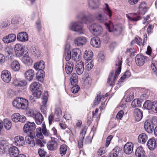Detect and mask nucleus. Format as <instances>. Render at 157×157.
Here are the masks:
<instances>
[{
    "label": "nucleus",
    "instance_id": "obj_1",
    "mask_svg": "<svg viewBox=\"0 0 157 157\" xmlns=\"http://www.w3.org/2000/svg\"><path fill=\"white\" fill-rule=\"evenodd\" d=\"M122 61L121 59H118L116 61L115 64L117 66V69L116 70L114 75V71L111 72L108 78L107 83L109 84L110 86H113L115 81L118 78L121 71V66Z\"/></svg>",
    "mask_w": 157,
    "mask_h": 157
},
{
    "label": "nucleus",
    "instance_id": "obj_2",
    "mask_svg": "<svg viewBox=\"0 0 157 157\" xmlns=\"http://www.w3.org/2000/svg\"><path fill=\"white\" fill-rule=\"evenodd\" d=\"M106 29L109 32H112L114 35L118 36L120 35L122 31V28L120 25H114L110 21L108 23H105Z\"/></svg>",
    "mask_w": 157,
    "mask_h": 157
},
{
    "label": "nucleus",
    "instance_id": "obj_3",
    "mask_svg": "<svg viewBox=\"0 0 157 157\" xmlns=\"http://www.w3.org/2000/svg\"><path fill=\"white\" fill-rule=\"evenodd\" d=\"M14 107L18 109H26L28 105V100L22 98H17L13 102Z\"/></svg>",
    "mask_w": 157,
    "mask_h": 157
},
{
    "label": "nucleus",
    "instance_id": "obj_4",
    "mask_svg": "<svg viewBox=\"0 0 157 157\" xmlns=\"http://www.w3.org/2000/svg\"><path fill=\"white\" fill-rule=\"evenodd\" d=\"M89 29L90 31L93 35L95 36L100 35L102 31V27L97 24H92L90 25Z\"/></svg>",
    "mask_w": 157,
    "mask_h": 157
},
{
    "label": "nucleus",
    "instance_id": "obj_5",
    "mask_svg": "<svg viewBox=\"0 0 157 157\" xmlns=\"http://www.w3.org/2000/svg\"><path fill=\"white\" fill-rule=\"evenodd\" d=\"M144 107L148 110H151L154 112L157 113V101L152 102L147 100L144 104Z\"/></svg>",
    "mask_w": 157,
    "mask_h": 157
},
{
    "label": "nucleus",
    "instance_id": "obj_6",
    "mask_svg": "<svg viewBox=\"0 0 157 157\" xmlns=\"http://www.w3.org/2000/svg\"><path fill=\"white\" fill-rule=\"evenodd\" d=\"M69 28L70 29L73 31L78 32L82 30L83 24L80 22H72L69 24Z\"/></svg>",
    "mask_w": 157,
    "mask_h": 157
},
{
    "label": "nucleus",
    "instance_id": "obj_7",
    "mask_svg": "<svg viewBox=\"0 0 157 157\" xmlns=\"http://www.w3.org/2000/svg\"><path fill=\"white\" fill-rule=\"evenodd\" d=\"M48 92H44L42 98V105H41L40 109L41 112L44 114H46L47 113V108L46 105L48 101Z\"/></svg>",
    "mask_w": 157,
    "mask_h": 157
},
{
    "label": "nucleus",
    "instance_id": "obj_8",
    "mask_svg": "<svg viewBox=\"0 0 157 157\" xmlns=\"http://www.w3.org/2000/svg\"><path fill=\"white\" fill-rule=\"evenodd\" d=\"M72 59L76 62L79 61V59L81 58V51L78 48L73 49L71 52Z\"/></svg>",
    "mask_w": 157,
    "mask_h": 157
},
{
    "label": "nucleus",
    "instance_id": "obj_9",
    "mask_svg": "<svg viewBox=\"0 0 157 157\" xmlns=\"http://www.w3.org/2000/svg\"><path fill=\"white\" fill-rule=\"evenodd\" d=\"M105 14H99L97 17V19L99 22L103 23L107 20V17L105 15H107L110 18L111 17L112 12L111 10H105Z\"/></svg>",
    "mask_w": 157,
    "mask_h": 157
},
{
    "label": "nucleus",
    "instance_id": "obj_10",
    "mask_svg": "<svg viewBox=\"0 0 157 157\" xmlns=\"http://www.w3.org/2000/svg\"><path fill=\"white\" fill-rule=\"evenodd\" d=\"M12 121L15 122H20L24 123L26 121V117L24 116H21L18 113H16L13 114L11 116Z\"/></svg>",
    "mask_w": 157,
    "mask_h": 157
},
{
    "label": "nucleus",
    "instance_id": "obj_11",
    "mask_svg": "<svg viewBox=\"0 0 157 157\" xmlns=\"http://www.w3.org/2000/svg\"><path fill=\"white\" fill-rule=\"evenodd\" d=\"M75 44L78 47L82 46L85 44L87 42L86 37L83 36H80L75 38L74 40Z\"/></svg>",
    "mask_w": 157,
    "mask_h": 157
},
{
    "label": "nucleus",
    "instance_id": "obj_12",
    "mask_svg": "<svg viewBox=\"0 0 157 157\" xmlns=\"http://www.w3.org/2000/svg\"><path fill=\"white\" fill-rule=\"evenodd\" d=\"M1 78L4 82H9L11 79L10 72L6 70L2 71L1 74Z\"/></svg>",
    "mask_w": 157,
    "mask_h": 157
},
{
    "label": "nucleus",
    "instance_id": "obj_13",
    "mask_svg": "<svg viewBox=\"0 0 157 157\" xmlns=\"http://www.w3.org/2000/svg\"><path fill=\"white\" fill-rule=\"evenodd\" d=\"M14 49L17 56L20 57L24 53V49L23 46L20 44H16L14 46Z\"/></svg>",
    "mask_w": 157,
    "mask_h": 157
},
{
    "label": "nucleus",
    "instance_id": "obj_14",
    "mask_svg": "<svg viewBox=\"0 0 157 157\" xmlns=\"http://www.w3.org/2000/svg\"><path fill=\"white\" fill-rule=\"evenodd\" d=\"M100 4L99 0H89L88 1V5L90 9H98Z\"/></svg>",
    "mask_w": 157,
    "mask_h": 157
},
{
    "label": "nucleus",
    "instance_id": "obj_15",
    "mask_svg": "<svg viewBox=\"0 0 157 157\" xmlns=\"http://www.w3.org/2000/svg\"><path fill=\"white\" fill-rule=\"evenodd\" d=\"M51 140L47 144V147L49 150H54L56 149L58 147V144L56 141V139L51 137Z\"/></svg>",
    "mask_w": 157,
    "mask_h": 157
},
{
    "label": "nucleus",
    "instance_id": "obj_16",
    "mask_svg": "<svg viewBox=\"0 0 157 157\" xmlns=\"http://www.w3.org/2000/svg\"><path fill=\"white\" fill-rule=\"evenodd\" d=\"M146 58L141 54L137 55L135 57V62L136 64L139 66H142L144 63Z\"/></svg>",
    "mask_w": 157,
    "mask_h": 157
},
{
    "label": "nucleus",
    "instance_id": "obj_17",
    "mask_svg": "<svg viewBox=\"0 0 157 157\" xmlns=\"http://www.w3.org/2000/svg\"><path fill=\"white\" fill-rule=\"evenodd\" d=\"M24 75L25 78L29 81L30 82L33 80L34 76V71L33 70L30 69L26 71Z\"/></svg>",
    "mask_w": 157,
    "mask_h": 157
},
{
    "label": "nucleus",
    "instance_id": "obj_18",
    "mask_svg": "<svg viewBox=\"0 0 157 157\" xmlns=\"http://www.w3.org/2000/svg\"><path fill=\"white\" fill-rule=\"evenodd\" d=\"M133 145L131 142H128L124 145V152L127 154H130L133 151Z\"/></svg>",
    "mask_w": 157,
    "mask_h": 157
},
{
    "label": "nucleus",
    "instance_id": "obj_19",
    "mask_svg": "<svg viewBox=\"0 0 157 157\" xmlns=\"http://www.w3.org/2000/svg\"><path fill=\"white\" fill-rule=\"evenodd\" d=\"M15 144L17 146H21L25 144V141L24 138L20 136H16L14 139Z\"/></svg>",
    "mask_w": 157,
    "mask_h": 157
},
{
    "label": "nucleus",
    "instance_id": "obj_20",
    "mask_svg": "<svg viewBox=\"0 0 157 157\" xmlns=\"http://www.w3.org/2000/svg\"><path fill=\"white\" fill-rule=\"evenodd\" d=\"M9 153L10 157H16L19 154V151L17 147L13 146L9 148Z\"/></svg>",
    "mask_w": 157,
    "mask_h": 157
},
{
    "label": "nucleus",
    "instance_id": "obj_21",
    "mask_svg": "<svg viewBox=\"0 0 157 157\" xmlns=\"http://www.w3.org/2000/svg\"><path fill=\"white\" fill-rule=\"evenodd\" d=\"M84 70L83 63L81 61L76 62V71L78 75L82 74Z\"/></svg>",
    "mask_w": 157,
    "mask_h": 157
},
{
    "label": "nucleus",
    "instance_id": "obj_22",
    "mask_svg": "<svg viewBox=\"0 0 157 157\" xmlns=\"http://www.w3.org/2000/svg\"><path fill=\"white\" fill-rule=\"evenodd\" d=\"M42 88V85L38 82H33L29 86V89L31 91H36L40 90Z\"/></svg>",
    "mask_w": 157,
    "mask_h": 157
},
{
    "label": "nucleus",
    "instance_id": "obj_23",
    "mask_svg": "<svg viewBox=\"0 0 157 157\" xmlns=\"http://www.w3.org/2000/svg\"><path fill=\"white\" fill-rule=\"evenodd\" d=\"M17 39L19 41L24 42L28 40L27 33L25 32H21L19 33L17 36Z\"/></svg>",
    "mask_w": 157,
    "mask_h": 157
},
{
    "label": "nucleus",
    "instance_id": "obj_24",
    "mask_svg": "<svg viewBox=\"0 0 157 157\" xmlns=\"http://www.w3.org/2000/svg\"><path fill=\"white\" fill-rule=\"evenodd\" d=\"M90 43L91 45L94 47L99 48L101 46L100 39L98 37H95L91 38Z\"/></svg>",
    "mask_w": 157,
    "mask_h": 157
},
{
    "label": "nucleus",
    "instance_id": "obj_25",
    "mask_svg": "<svg viewBox=\"0 0 157 157\" xmlns=\"http://www.w3.org/2000/svg\"><path fill=\"white\" fill-rule=\"evenodd\" d=\"M22 61L24 64L28 66L31 65L33 63L32 59L28 53L25 54L23 57Z\"/></svg>",
    "mask_w": 157,
    "mask_h": 157
},
{
    "label": "nucleus",
    "instance_id": "obj_26",
    "mask_svg": "<svg viewBox=\"0 0 157 157\" xmlns=\"http://www.w3.org/2000/svg\"><path fill=\"white\" fill-rule=\"evenodd\" d=\"M25 137V140L26 143L30 147H33L35 144L33 140V136L31 134H28Z\"/></svg>",
    "mask_w": 157,
    "mask_h": 157
},
{
    "label": "nucleus",
    "instance_id": "obj_27",
    "mask_svg": "<svg viewBox=\"0 0 157 157\" xmlns=\"http://www.w3.org/2000/svg\"><path fill=\"white\" fill-rule=\"evenodd\" d=\"M147 145L150 150H153L156 147V140L153 138L149 139L147 143Z\"/></svg>",
    "mask_w": 157,
    "mask_h": 157
},
{
    "label": "nucleus",
    "instance_id": "obj_28",
    "mask_svg": "<svg viewBox=\"0 0 157 157\" xmlns=\"http://www.w3.org/2000/svg\"><path fill=\"white\" fill-rule=\"evenodd\" d=\"M134 115L136 120L139 121H140L143 117L142 112L138 109H136L134 111Z\"/></svg>",
    "mask_w": 157,
    "mask_h": 157
},
{
    "label": "nucleus",
    "instance_id": "obj_29",
    "mask_svg": "<svg viewBox=\"0 0 157 157\" xmlns=\"http://www.w3.org/2000/svg\"><path fill=\"white\" fill-rule=\"evenodd\" d=\"M144 128L148 133H151L153 130V126L150 122L147 121L144 123Z\"/></svg>",
    "mask_w": 157,
    "mask_h": 157
},
{
    "label": "nucleus",
    "instance_id": "obj_30",
    "mask_svg": "<svg viewBox=\"0 0 157 157\" xmlns=\"http://www.w3.org/2000/svg\"><path fill=\"white\" fill-rule=\"evenodd\" d=\"M45 63L43 61H41L39 62L35 63L34 65V68L37 70H43L45 68Z\"/></svg>",
    "mask_w": 157,
    "mask_h": 157
},
{
    "label": "nucleus",
    "instance_id": "obj_31",
    "mask_svg": "<svg viewBox=\"0 0 157 157\" xmlns=\"http://www.w3.org/2000/svg\"><path fill=\"white\" fill-rule=\"evenodd\" d=\"M93 56V53L92 51L89 49L86 50L84 55V59L87 61L91 60Z\"/></svg>",
    "mask_w": 157,
    "mask_h": 157
},
{
    "label": "nucleus",
    "instance_id": "obj_32",
    "mask_svg": "<svg viewBox=\"0 0 157 157\" xmlns=\"http://www.w3.org/2000/svg\"><path fill=\"white\" fill-rule=\"evenodd\" d=\"M45 77L44 72L43 70L38 71L36 73V78L37 80L41 82L44 81V78Z\"/></svg>",
    "mask_w": 157,
    "mask_h": 157
},
{
    "label": "nucleus",
    "instance_id": "obj_33",
    "mask_svg": "<svg viewBox=\"0 0 157 157\" xmlns=\"http://www.w3.org/2000/svg\"><path fill=\"white\" fill-rule=\"evenodd\" d=\"M144 151L141 147H138L136 149L135 155L137 157H146L144 155Z\"/></svg>",
    "mask_w": 157,
    "mask_h": 157
},
{
    "label": "nucleus",
    "instance_id": "obj_34",
    "mask_svg": "<svg viewBox=\"0 0 157 157\" xmlns=\"http://www.w3.org/2000/svg\"><path fill=\"white\" fill-rule=\"evenodd\" d=\"M11 69L14 71H18L20 69V65L18 62L14 60L12 62L11 64Z\"/></svg>",
    "mask_w": 157,
    "mask_h": 157
},
{
    "label": "nucleus",
    "instance_id": "obj_35",
    "mask_svg": "<svg viewBox=\"0 0 157 157\" xmlns=\"http://www.w3.org/2000/svg\"><path fill=\"white\" fill-rule=\"evenodd\" d=\"M73 67V63L71 61H69L66 64L65 70L66 73L70 74L72 71Z\"/></svg>",
    "mask_w": 157,
    "mask_h": 157
},
{
    "label": "nucleus",
    "instance_id": "obj_36",
    "mask_svg": "<svg viewBox=\"0 0 157 157\" xmlns=\"http://www.w3.org/2000/svg\"><path fill=\"white\" fill-rule=\"evenodd\" d=\"M151 67L153 72L157 76V60L153 59L151 64Z\"/></svg>",
    "mask_w": 157,
    "mask_h": 157
},
{
    "label": "nucleus",
    "instance_id": "obj_37",
    "mask_svg": "<svg viewBox=\"0 0 157 157\" xmlns=\"http://www.w3.org/2000/svg\"><path fill=\"white\" fill-rule=\"evenodd\" d=\"M147 136L145 134L142 133L139 136L138 141L141 144H144L147 141Z\"/></svg>",
    "mask_w": 157,
    "mask_h": 157
},
{
    "label": "nucleus",
    "instance_id": "obj_38",
    "mask_svg": "<svg viewBox=\"0 0 157 157\" xmlns=\"http://www.w3.org/2000/svg\"><path fill=\"white\" fill-rule=\"evenodd\" d=\"M35 121L37 124H40L43 121V118L42 115L40 113H36L34 117Z\"/></svg>",
    "mask_w": 157,
    "mask_h": 157
},
{
    "label": "nucleus",
    "instance_id": "obj_39",
    "mask_svg": "<svg viewBox=\"0 0 157 157\" xmlns=\"http://www.w3.org/2000/svg\"><path fill=\"white\" fill-rule=\"evenodd\" d=\"M78 77L76 74L73 73L71 76V82L72 85H75L78 82Z\"/></svg>",
    "mask_w": 157,
    "mask_h": 157
},
{
    "label": "nucleus",
    "instance_id": "obj_40",
    "mask_svg": "<svg viewBox=\"0 0 157 157\" xmlns=\"http://www.w3.org/2000/svg\"><path fill=\"white\" fill-rule=\"evenodd\" d=\"M3 124L4 126L6 129L9 130L11 128L12 126V123L9 119L7 118L4 119Z\"/></svg>",
    "mask_w": 157,
    "mask_h": 157
},
{
    "label": "nucleus",
    "instance_id": "obj_41",
    "mask_svg": "<svg viewBox=\"0 0 157 157\" xmlns=\"http://www.w3.org/2000/svg\"><path fill=\"white\" fill-rule=\"evenodd\" d=\"M131 16H133L134 17H129L128 14H126L127 17L128 18L129 20L134 21H136L141 19L140 17L139 16H137L136 14V13H131Z\"/></svg>",
    "mask_w": 157,
    "mask_h": 157
},
{
    "label": "nucleus",
    "instance_id": "obj_42",
    "mask_svg": "<svg viewBox=\"0 0 157 157\" xmlns=\"http://www.w3.org/2000/svg\"><path fill=\"white\" fill-rule=\"evenodd\" d=\"M42 131L43 134L45 136H49L51 135L49 130L47 129L44 124H42Z\"/></svg>",
    "mask_w": 157,
    "mask_h": 157
},
{
    "label": "nucleus",
    "instance_id": "obj_43",
    "mask_svg": "<svg viewBox=\"0 0 157 157\" xmlns=\"http://www.w3.org/2000/svg\"><path fill=\"white\" fill-rule=\"evenodd\" d=\"M100 93L99 92V94H98L96 97L95 98L94 103V106L98 105L99 103L102 98L103 99L104 98L103 95H100Z\"/></svg>",
    "mask_w": 157,
    "mask_h": 157
},
{
    "label": "nucleus",
    "instance_id": "obj_44",
    "mask_svg": "<svg viewBox=\"0 0 157 157\" xmlns=\"http://www.w3.org/2000/svg\"><path fill=\"white\" fill-rule=\"evenodd\" d=\"M36 136L40 139L43 138L44 136L42 131V128L40 127L37 128L36 130Z\"/></svg>",
    "mask_w": 157,
    "mask_h": 157
},
{
    "label": "nucleus",
    "instance_id": "obj_45",
    "mask_svg": "<svg viewBox=\"0 0 157 157\" xmlns=\"http://www.w3.org/2000/svg\"><path fill=\"white\" fill-rule=\"evenodd\" d=\"M6 142L4 140H0V154H3L5 151Z\"/></svg>",
    "mask_w": 157,
    "mask_h": 157
},
{
    "label": "nucleus",
    "instance_id": "obj_46",
    "mask_svg": "<svg viewBox=\"0 0 157 157\" xmlns=\"http://www.w3.org/2000/svg\"><path fill=\"white\" fill-rule=\"evenodd\" d=\"M78 17L79 18L81 19L83 22L86 23V22H90L91 20H89L90 18L87 17L85 15L83 14H80L78 15Z\"/></svg>",
    "mask_w": 157,
    "mask_h": 157
},
{
    "label": "nucleus",
    "instance_id": "obj_47",
    "mask_svg": "<svg viewBox=\"0 0 157 157\" xmlns=\"http://www.w3.org/2000/svg\"><path fill=\"white\" fill-rule=\"evenodd\" d=\"M141 102L140 100L138 99H134L132 102L131 104L133 108H135L136 107H139L141 106Z\"/></svg>",
    "mask_w": 157,
    "mask_h": 157
},
{
    "label": "nucleus",
    "instance_id": "obj_48",
    "mask_svg": "<svg viewBox=\"0 0 157 157\" xmlns=\"http://www.w3.org/2000/svg\"><path fill=\"white\" fill-rule=\"evenodd\" d=\"M60 153L63 156L65 155L67 151V146L65 144H63L60 146Z\"/></svg>",
    "mask_w": 157,
    "mask_h": 157
},
{
    "label": "nucleus",
    "instance_id": "obj_49",
    "mask_svg": "<svg viewBox=\"0 0 157 157\" xmlns=\"http://www.w3.org/2000/svg\"><path fill=\"white\" fill-rule=\"evenodd\" d=\"M28 126L32 130H33L35 129L36 126L34 122L28 121L27 123L25 124V128H27L26 127Z\"/></svg>",
    "mask_w": 157,
    "mask_h": 157
},
{
    "label": "nucleus",
    "instance_id": "obj_50",
    "mask_svg": "<svg viewBox=\"0 0 157 157\" xmlns=\"http://www.w3.org/2000/svg\"><path fill=\"white\" fill-rule=\"evenodd\" d=\"M122 151V148L118 147H116L113 150L112 153L114 155H116L117 157L119 153Z\"/></svg>",
    "mask_w": 157,
    "mask_h": 157
},
{
    "label": "nucleus",
    "instance_id": "obj_51",
    "mask_svg": "<svg viewBox=\"0 0 157 157\" xmlns=\"http://www.w3.org/2000/svg\"><path fill=\"white\" fill-rule=\"evenodd\" d=\"M38 152L40 157H49L47 155L46 152L43 149H39Z\"/></svg>",
    "mask_w": 157,
    "mask_h": 157
},
{
    "label": "nucleus",
    "instance_id": "obj_52",
    "mask_svg": "<svg viewBox=\"0 0 157 157\" xmlns=\"http://www.w3.org/2000/svg\"><path fill=\"white\" fill-rule=\"evenodd\" d=\"M71 52V51H68L65 52V58L67 61H69L71 58L72 56Z\"/></svg>",
    "mask_w": 157,
    "mask_h": 157
},
{
    "label": "nucleus",
    "instance_id": "obj_53",
    "mask_svg": "<svg viewBox=\"0 0 157 157\" xmlns=\"http://www.w3.org/2000/svg\"><path fill=\"white\" fill-rule=\"evenodd\" d=\"M5 51L8 54V55L10 56L13 54V48L10 47H7L5 48Z\"/></svg>",
    "mask_w": 157,
    "mask_h": 157
},
{
    "label": "nucleus",
    "instance_id": "obj_54",
    "mask_svg": "<svg viewBox=\"0 0 157 157\" xmlns=\"http://www.w3.org/2000/svg\"><path fill=\"white\" fill-rule=\"evenodd\" d=\"M131 74L130 71H126L124 75L121 78V80H124L125 78H128L131 76Z\"/></svg>",
    "mask_w": 157,
    "mask_h": 157
},
{
    "label": "nucleus",
    "instance_id": "obj_55",
    "mask_svg": "<svg viewBox=\"0 0 157 157\" xmlns=\"http://www.w3.org/2000/svg\"><path fill=\"white\" fill-rule=\"evenodd\" d=\"M154 27V24H150L149 25L147 30L148 34L149 35L152 33Z\"/></svg>",
    "mask_w": 157,
    "mask_h": 157
},
{
    "label": "nucleus",
    "instance_id": "obj_56",
    "mask_svg": "<svg viewBox=\"0 0 157 157\" xmlns=\"http://www.w3.org/2000/svg\"><path fill=\"white\" fill-rule=\"evenodd\" d=\"M135 52V50L134 48H128L126 51V52L131 56H134Z\"/></svg>",
    "mask_w": 157,
    "mask_h": 157
},
{
    "label": "nucleus",
    "instance_id": "obj_57",
    "mask_svg": "<svg viewBox=\"0 0 157 157\" xmlns=\"http://www.w3.org/2000/svg\"><path fill=\"white\" fill-rule=\"evenodd\" d=\"M93 66V64L91 62H87L86 63V69L87 70L90 71L92 68Z\"/></svg>",
    "mask_w": 157,
    "mask_h": 157
},
{
    "label": "nucleus",
    "instance_id": "obj_58",
    "mask_svg": "<svg viewBox=\"0 0 157 157\" xmlns=\"http://www.w3.org/2000/svg\"><path fill=\"white\" fill-rule=\"evenodd\" d=\"M31 52L35 56H36L39 55V52L38 50L34 46H32L31 48Z\"/></svg>",
    "mask_w": 157,
    "mask_h": 157
},
{
    "label": "nucleus",
    "instance_id": "obj_59",
    "mask_svg": "<svg viewBox=\"0 0 157 157\" xmlns=\"http://www.w3.org/2000/svg\"><path fill=\"white\" fill-rule=\"evenodd\" d=\"M8 36L10 43L14 42L16 38L15 35L13 34H11Z\"/></svg>",
    "mask_w": 157,
    "mask_h": 157
},
{
    "label": "nucleus",
    "instance_id": "obj_60",
    "mask_svg": "<svg viewBox=\"0 0 157 157\" xmlns=\"http://www.w3.org/2000/svg\"><path fill=\"white\" fill-rule=\"evenodd\" d=\"M27 114L29 116L34 117L36 115V113H35L33 109H29L27 111Z\"/></svg>",
    "mask_w": 157,
    "mask_h": 157
},
{
    "label": "nucleus",
    "instance_id": "obj_61",
    "mask_svg": "<svg viewBox=\"0 0 157 157\" xmlns=\"http://www.w3.org/2000/svg\"><path fill=\"white\" fill-rule=\"evenodd\" d=\"M134 97V94L132 93L128 95L127 97L125 98V101L128 102L131 101L133 99Z\"/></svg>",
    "mask_w": 157,
    "mask_h": 157
},
{
    "label": "nucleus",
    "instance_id": "obj_62",
    "mask_svg": "<svg viewBox=\"0 0 157 157\" xmlns=\"http://www.w3.org/2000/svg\"><path fill=\"white\" fill-rule=\"evenodd\" d=\"M55 114L58 117H60L62 115V111L59 107H56L55 109Z\"/></svg>",
    "mask_w": 157,
    "mask_h": 157
},
{
    "label": "nucleus",
    "instance_id": "obj_63",
    "mask_svg": "<svg viewBox=\"0 0 157 157\" xmlns=\"http://www.w3.org/2000/svg\"><path fill=\"white\" fill-rule=\"evenodd\" d=\"M34 92L33 93L34 96L36 97V98H39L42 92L41 90H38L36 91H34Z\"/></svg>",
    "mask_w": 157,
    "mask_h": 157
},
{
    "label": "nucleus",
    "instance_id": "obj_64",
    "mask_svg": "<svg viewBox=\"0 0 157 157\" xmlns=\"http://www.w3.org/2000/svg\"><path fill=\"white\" fill-rule=\"evenodd\" d=\"M36 28L38 31L40 32L41 29V21L40 20H38L36 23Z\"/></svg>",
    "mask_w": 157,
    "mask_h": 157
}]
</instances>
